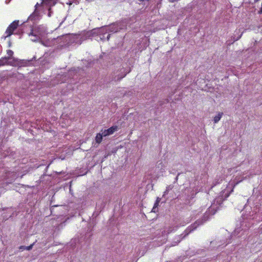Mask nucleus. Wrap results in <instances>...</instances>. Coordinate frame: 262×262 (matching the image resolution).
Returning <instances> with one entry per match:
<instances>
[{"instance_id": "f257e3e1", "label": "nucleus", "mask_w": 262, "mask_h": 262, "mask_svg": "<svg viewBox=\"0 0 262 262\" xmlns=\"http://www.w3.org/2000/svg\"><path fill=\"white\" fill-rule=\"evenodd\" d=\"M19 25V21L18 20H14L12 23L10 24V25L7 27L5 34L6 36L4 37L5 38L6 37L10 36L13 34L14 31L17 29Z\"/></svg>"}, {"instance_id": "f03ea898", "label": "nucleus", "mask_w": 262, "mask_h": 262, "mask_svg": "<svg viewBox=\"0 0 262 262\" xmlns=\"http://www.w3.org/2000/svg\"><path fill=\"white\" fill-rule=\"evenodd\" d=\"M203 224V221L200 220L196 221L193 224L188 227L185 230L186 235H188L190 232L193 231L197 228L198 226Z\"/></svg>"}, {"instance_id": "7ed1b4c3", "label": "nucleus", "mask_w": 262, "mask_h": 262, "mask_svg": "<svg viewBox=\"0 0 262 262\" xmlns=\"http://www.w3.org/2000/svg\"><path fill=\"white\" fill-rule=\"evenodd\" d=\"M118 130V126H113L107 129H105L102 132V134L103 135L104 137H106L107 136H109L110 135H112L115 132L117 131Z\"/></svg>"}, {"instance_id": "20e7f679", "label": "nucleus", "mask_w": 262, "mask_h": 262, "mask_svg": "<svg viewBox=\"0 0 262 262\" xmlns=\"http://www.w3.org/2000/svg\"><path fill=\"white\" fill-rule=\"evenodd\" d=\"M29 35L32 37L31 38V40L32 41H37L40 38L39 36L34 32V30L33 29L31 30V31L29 34Z\"/></svg>"}, {"instance_id": "39448f33", "label": "nucleus", "mask_w": 262, "mask_h": 262, "mask_svg": "<svg viewBox=\"0 0 262 262\" xmlns=\"http://www.w3.org/2000/svg\"><path fill=\"white\" fill-rule=\"evenodd\" d=\"M103 135L101 133H98L95 137V141L96 143L100 144L102 141V137Z\"/></svg>"}, {"instance_id": "423d86ee", "label": "nucleus", "mask_w": 262, "mask_h": 262, "mask_svg": "<svg viewBox=\"0 0 262 262\" xmlns=\"http://www.w3.org/2000/svg\"><path fill=\"white\" fill-rule=\"evenodd\" d=\"M223 115V113H222V112L219 113L217 115L215 116L214 117V119H213L214 122L215 123H217L220 120Z\"/></svg>"}, {"instance_id": "0eeeda50", "label": "nucleus", "mask_w": 262, "mask_h": 262, "mask_svg": "<svg viewBox=\"0 0 262 262\" xmlns=\"http://www.w3.org/2000/svg\"><path fill=\"white\" fill-rule=\"evenodd\" d=\"M8 58L6 57L2 58L0 59V67L5 65L7 63Z\"/></svg>"}, {"instance_id": "6e6552de", "label": "nucleus", "mask_w": 262, "mask_h": 262, "mask_svg": "<svg viewBox=\"0 0 262 262\" xmlns=\"http://www.w3.org/2000/svg\"><path fill=\"white\" fill-rule=\"evenodd\" d=\"M159 202H160V200L159 199V198H158L156 202L155 203V204H154V207L152 209V211L154 212H156V208L158 207V206H159Z\"/></svg>"}, {"instance_id": "1a4fd4ad", "label": "nucleus", "mask_w": 262, "mask_h": 262, "mask_svg": "<svg viewBox=\"0 0 262 262\" xmlns=\"http://www.w3.org/2000/svg\"><path fill=\"white\" fill-rule=\"evenodd\" d=\"M7 54L8 55V57H6L8 58V60H9L12 56L13 52L11 50H8L7 51Z\"/></svg>"}, {"instance_id": "9d476101", "label": "nucleus", "mask_w": 262, "mask_h": 262, "mask_svg": "<svg viewBox=\"0 0 262 262\" xmlns=\"http://www.w3.org/2000/svg\"><path fill=\"white\" fill-rule=\"evenodd\" d=\"M35 243V242L33 243L32 244L30 245L29 246L26 247L25 249L28 251L31 250L32 249L33 246L34 245Z\"/></svg>"}, {"instance_id": "9b49d317", "label": "nucleus", "mask_w": 262, "mask_h": 262, "mask_svg": "<svg viewBox=\"0 0 262 262\" xmlns=\"http://www.w3.org/2000/svg\"><path fill=\"white\" fill-rule=\"evenodd\" d=\"M50 0H43L42 2L41 3L42 4H46L48 1H49Z\"/></svg>"}, {"instance_id": "f8f14e48", "label": "nucleus", "mask_w": 262, "mask_h": 262, "mask_svg": "<svg viewBox=\"0 0 262 262\" xmlns=\"http://www.w3.org/2000/svg\"><path fill=\"white\" fill-rule=\"evenodd\" d=\"M25 247H25V246H20L19 249H25Z\"/></svg>"}, {"instance_id": "ddd939ff", "label": "nucleus", "mask_w": 262, "mask_h": 262, "mask_svg": "<svg viewBox=\"0 0 262 262\" xmlns=\"http://www.w3.org/2000/svg\"><path fill=\"white\" fill-rule=\"evenodd\" d=\"M124 77V76H121L120 77H118L117 80H120V79H121Z\"/></svg>"}, {"instance_id": "4468645a", "label": "nucleus", "mask_w": 262, "mask_h": 262, "mask_svg": "<svg viewBox=\"0 0 262 262\" xmlns=\"http://www.w3.org/2000/svg\"><path fill=\"white\" fill-rule=\"evenodd\" d=\"M38 5V3H37V4L36 5V7H37V6Z\"/></svg>"}, {"instance_id": "2eb2a0df", "label": "nucleus", "mask_w": 262, "mask_h": 262, "mask_svg": "<svg viewBox=\"0 0 262 262\" xmlns=\"http://www.w3.org/2000/svg\"><path fill=\"white\" fill-rule=\"evenodd\" d=\"M242 35V34L239 36V38L241 37V36Z\"/></svg>"}, {"instance_id": "dca6fc26", "label": "nucleus", "mask_w": 262, "mask_h": 262, "mask_svg": "<svg viewBox=\"0 0 262 262\" xmlns=\"http://www.w3.org/2000/svg\"><path fill=\"white\" fill-rule=\"evenodd\" d=\"M259 0H255V2H257Z\"/></svg>"}, {"instance_id": "f3484780", "label": "nucleus", "mask_w": 262, "mask_h": 262, "mask_svg": "<svg viewBox=\"0 0 262 262\" xmlns=\"http://www.w3.org/2000/svg\"><path fill=\"white\" fill-rule=\"evenodd\" d=\"M51 262H56V261H52Z\"/></svg>"}]
</instances>
